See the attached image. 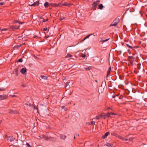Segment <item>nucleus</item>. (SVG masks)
Returning <instances> with one entry per match:
<instances>
[{"label": "nucleus", "mask_w": 147, "mask_h": 147, "mask_svg": "<svg viewBox=\"0 0 147 147\" xmlns=\"http://www.w3.org/2000/svg\"><path fill=\"white\" fill-rule=\"evenodd\" d=\"M33 109H34V110H35V109H36V108H35V107H34H34H33Z\"/></svg>", "instance_id": "49"}, {"label": "nucleus", "mask_w": 147, "mask_h": 147, "mask_svg": "<svg viewBox=\"0 0 147 147\" xmlns=\"http://www.w3.org/2000/svg\"><path fill=\"white\" fill-rule=\"evenodd\" d=\"M4 3H5L4 2H0V5H3V4H4Z\"/></svg>", "instance_id": "36"}, {"label": "nucleus", "mask_w": 147, "mask_h": 147, "mask_svg": "<svg viewBox=\"0 0 147 147\" xmlns=\"http://www.w3.org/2000/svg\"><path fill=\"white\" fill-rule=\"evenodd\" d=\"M115 97V96H113V98H114Z\"/></svg>", "instance_id": "55"}, {"label": "nucleus", "mask_w": 147, "mask_h": 147, "mask_svg": "<svg viewBox=\"0 0 147 147\" xmlns=\"http://www.w3.org/2000/svg\"><path fill=\"white\" fill-rule=\"evenodd\" d=\"M95 81H96V82H97V80H95Z\"/></svg>", "instance_id": "57"}, {"label": "nucleus", "mask_w": 147, "mask_h": 147, "mask_svg": "<svg viewBox=\"0 0 147 147\" xmlns=\"http://www.w3.org/2000/svg\"><path fill=\"white\" fill-rule=\"evenodd\" d=\"M21 86H22L23 87H26V86L24 84H22Z\"/></svg>", "instance_id": "44"}, {"label": "nucleus", "mask_w": 147, "mask_h": 147, "mask_svg": "<svg viewBox=\"0 0 147 147\" xmlns=\"http://www.w3.org/2000/svg\"><path fill=\"white\" fill-rule=\"evenodd\" d=\"M103 115V116H107V117H111V116H110V115H109V113H107L105 115Z\"/></svg>", "instance_id": "28"}, {"label": "nucleus", "mask_w": 147, "mask_h": 147, "mask_svg": "<svg viewBox=\"0 0 147 147\" xmlns=\"http://www.w3.org/2000/svg\"><path fill=\"white\" fill-rule=\"evenodd\" d=\"M44 6L45 7H47L49 6V3L46 2L44 4Z\"/></svg>", "instance_id": "16"}, {"label": "nucleus", "mask_w": 147, "mask_h": 147, "mask_svg": "<svg viewBox=\"0 0 147 147\" xmlns=\"http://www.w3.org/2000/svg\"><path fill=\"white\" fill-rule=\"evenodd\" d=\"M110 108L109 107H107V109H110Z\"/></svg>", "instance_id": "50"}, {"label": "nucleus", "mask_w": 147, "mask_h": 147, "mask_svg": "<svg viewBox=\"0 0 147 147\" xmlns=\"http://www.w3.org/2000/svg\"><path fill=\"white\" fill-rule=\"evenodd\" d=\"M74 138H76L75 137V136H74Z\"/></svg>", "instance_id": "60"}, {"label": "nucleus", "mask_w": 147, "mask_h": 147, "mask_svg": "<svg viewBox=\"0 0 147 147\" xmlns=\"http://www.w3.org/2000/svg\"><path fill=\"white\" fill-rule=\"evenodd\" d=\"M112 115H116V114L114 113H112Z\"/></svg>", "instance_id": "47"}, {"label": "nucleus", "mask_w": 147, "mask_h": 147, "mask_svg": "<svg viewBox=\"0 0 147 147\" xmlns=\"http://www.w3.org/2000/svg\"><path fill=\"white\" fill-rule=\"evenodd\" d=\"M82 57H86V55L85 54H83L82 56Z\"/></svg>", "instance_id": "38"}, {"label": "nucleus", "mask_w": 147, "mask_h": 147, "mask_svg": "<svg viewBox=\"0 0 147 147\" xmlns=\"http://www.w3.org/2000/svg\"><path fill=\"white\" fill-rule=\"evenodd\" d=\"M96 144H97V145H98V143H97Z\"/></svg>", "instance_id": "52"}, {"label": "nucleus", "mask_w": 147, "mask_h": 147, "mask_svg": "<svg viewBox=\"0 0 147 147\" xmlns=\"http://www.w3.org/2000/svg\"><path fill=\"white\" fill-rule=\"evenodd\" d=\"M10 113L12 114H16L18 113V112L16 111H11Z\"/></svg>", "instance_id": "26"}, {"label": "nucleus", "mask_w": 147, "mask_h": 147, "mask_svg": "<svg viewBox=\"0 0 147 147\" xmlns=\"http://www.w3.org/2000/svg\"><path fill=\"white\" fill-rule=\"evenodd\" d=\"M91 124L92 125H94L95 124V122L94 121H91Z\"/></svg>", "instance_id": "32"}, {"label": "nucleus", "mask_w": 147, "mask_h": 147, "mask_svg": "<svg viewBox=\"0 0 147 147\" xmlns=\"http://www.w3.org/2000/svg\"><path fill=\"white\" fill-rule=\"evenodd\" d=\"M120 20L119 18H116L112 23L110 26H115L119 22Z\"/></svg>", "instance_id": "1"}, {"label": "nucleus", "mask_w": 147, "mask_h": 147, "mask_svg": "<svg viewBox=\"0 0 147 147\" xmlns=\"http://www.w3.org/2000/svg\"><path fill=\"white\" fill-rule=\"evenodd\" d=\"M108 113H109V115H110V116H111V115H112V112H110Z\"/></svg>", "instance_id": "45"}, {"label": "nucleus", "mask_w": 147, "mask_h": 147, "mask_svg": "<svg viewBox=\"0 0 147 147\" xmlns=\"http://www.w3.org/2000/svg\"><path fill=\"white\" fill-rule=\"evenodd\" d=\"M100 2V1L99 0H97L96 1V2H97L98 3H99Z\"/></svg>", "instance_id": "48"}, {"label": "nucleus", "mask_w": 147, "mask_h": 147, "mask_svg": "<svg viewBox=\"0 0 147 147\" xmlns=\"http://www.w3.org/2000/svg\"><path fill=\"white\" fill-rule=\"evenodd\" d=\"M133 139V138H129L128 139V138H127V139H126V138H125V141H127V140H129L130 141H131V140H132Z\"/></svg>", "instance_id": "25"}, {"label": "nucleus", "mask_w": 147, "mask_h": 147, "mask_svg": "<svg viewBox=\"0 0 147 147\" xmlns=\"http://www.w3.org/2000/svg\"><path fill=\"white\" fill-rule=\"evenodd\" d=\"M20 72L23 74H24L26 72V69L25 68H22L20 70Z\"/></svg>", "instance_id": "7"}, {"label": "nucleus", "mask_w": 147, "mask_h": 147, "mask_svg": "<svg viewBox=\"0 0 147 147\" xmlns=\"http://www.w3.org/2000/svg\"><path fill=\"white\" fill-rule=\"evenodd\" d=\"M7 30H8V29H7V28H4V29H0L1 31L2 32V33L3 34L4 33V32H3V31H7Z\"/></svg>", "instance_id": "20"}, {"label": "nucleus", "mask_w": 147, "mask_h": 147, "mask_svg": "<svg viewBox=\"0 0 147 147\" xmlns=\"http://www.w3.org/2000/svg\"><path fill=\"white\" fill-rule=\"evenodd\" d=\"M117 136L119 138L121 139L122 140H125V138H124L122 137L121 136H119V135H117Z\"/></svg>", "instance_id": "19"}, {"label": "nucleus", "mask_w": 147, "mask_h": 147, "mask_svg": "<svg viewBox=\"0 0 147 147\" xmlns=\"http://www.w3.org/2000/svg\"><path fill=\"white\" fill-rule=\"evenodd\" d=\"M18 21H16V20H15L14 21V22H13L14 23H18Z\"/></svg>", "instance_id": "40"}, {"label": "nucleus", "mask_w": 147, "mask_h": 147, "mask_svg": "<svg viewBox=\"0 0 147 147\" xmlns=\"http://www.w3.org/2000/svg\"><path fill=\"white\" fill-rule=\"evenodd\" d=\"M22 45V44H20L19 45H16L14 46V48L15 49H18Z\"/></svg>", "instance_id": "10"}, {"label": "nucleus", "mask_w": 147, "mask_h": 147, "mask_svg": "<svg viewBox=\"0 0 147 147\" xmlns=\"http://www.w3.org/2000/svg\"><path fill=\"white\" fill-rule=\"evenodd\" d=\"M101 39V40H99L100 42H105L107 41L109 39V38L106 39L105 40H102V39Z\"/></svg>", "instance_id": "22"}, {"label": "nucleus", "mask_w": 147, "mask_h": 147, "mask_svg": "<svg viewBox=\"0 0 147 147\" xmlns=\"http://www.w3.org/2000/svg\"><path fill=\"white\" fill-rule=\"evenodd\" d=\"M69 82H67L66 83V86L65 87H66L67 86H68V85H69Z\"/></svg>", "instance_id": "39"}, {"label": "nucleus", "mask_w": 147, "mask_h": 147, "mask_svg": "<svg viewBox=\"0 0 147 147\" xmlns=\"http://www.w3.org/2000/svg\"><path fill=\"white\" fill-rule=\"evenodd\" d=\"M102 116H103V115L100 114L98 116H96V119H99L100 118H101Z\"/></svg>", "instance_id": "12"}, {"label": "nucleus", "mask_w": 147, "mask_h": 147, "mask_svg": "<svg viewBox=\"0 0 147 147\" xmlns=\"http://www.w3.org/2000/svg\"><path fill=\"white\" fill-rule=\"evenodd\" d=\"M103 7V5L102 4H100L98 6V8L100 9H102Z\"/></svg>", "instance_id": "23"}, {"label": "nucleus", "mask_w": 147, "mask_h": 147, "mask_svg": "<svg viewBox=\"0 0 147 147\" xmlns=\"http://www.w3.org/2000/svg\"><path fill=\"white\" fill-rule=\"evenodd\" d=\"M26 145L28 147H32L28 143H26Z\"/></svg>", "instance_id": "30"}, {"label": "nucleus", "mask_w": 147, "mask_h": 147, "mask_svg": "<svg viewBox=\"0 0 147 147\" xmlns=\"http://www.w3.org/2000/svg\"><path fill=\"white\" fill-rule=\"evenodd\" d=\"M61 107L65 111H67V109L64 106H62Z\"/></svg>", "instance_id": "27"}, {"label": "nucleus", "mask_w": 147, "mask_h": 147, "mask_svg": "<svg viewBox=\"0 0 147 147\" xmlns=\"http://www.w3.org/2000/svg\"><path fill=\"white\" fill-rule=\"evenodd\" d=\"M25 105H28V104H26H26H25Z\"/></svg>", "instance_id": "54"}, {"label": "nucleus", "mask_w": 147, "mask_h": 147, "mask_svg": "<svg viewBox=\"0 0 147 147\" xmlns=\"http://www.w3.org/2000/svg\"><path fill=\"white\" fill-rule=\"evenodd\" d=\"M7 97V96L4 94L0 95V100H3L6 99Z\"/></svg>", "instance_id": "3"}, {"label": "nucleus", "mask_w": 147, "mask_h": 147, "mask_svg": "<svg viewBox=\"0 0 147 147\" xmlns=\"http://www.w3.org/2000/svg\"><path fill=\"white\" fill-rule=\"evenodd\" d=\"M104 83V82H102V84H103Z\"/></svg>", "instance_id": "59"}, {"label": "nucleus", "mask_w": 147, "mask_h": 147, "mask_svg": "<svg viewBox=\"0 0 147 147\" xmlns=\"http://www.w3.org/2000/svg\"><path fill=\"white\" fill-rule=\"evenodd\" d=\"M1 123V121H0V123Z\"/></svg>", "instance_id": "62"}, {"label": "nucleus", "mask_w": 147, "mask_h": 147, "mask_svg": "<svg viewBox=\"0 0 147 147\" xmlns=\"http://www.w3.org/2000/svg\"><path fill=\"white\" fill-rule=\"evenodd\" d=\"M41 78L44 80H47V76H40Z\"/></svg>", "instance_id": "15"}, {"label": "nucleus", "mask_w": 147, "mask_h": 147, "mask_svg": "<svg viewBox=\"0 0 147 147\" xmlns=\"http://www.w3.org/2000/svg\"><path fill=\"white\" fill-rule=\"evenodd\" d=\"M70 59L71 60H74V59Z\"/></svg>", "instance_id": "53"}, {"label": "nucleus", "mask_w": 147, "mask_h": 147, "mask_svg": "<svg viewBox=\"0 0 147 147\" xmlns=\"http://www.w3.org/2000/svg\"><path fill=\"white\" fill-rule=\"evenodd\" d=\"M126 45L128 47H129V48L130 49H132L133 48V47L129 45V44H126Z\"/></svg>", "instance_id": "29"}, {"label": "nucleus", "mask_w": 147, "mask_h": 147, "mask_svg": "<svg viewBox=\"0 0 147 147\" xmlns=\"http://www.w3.org/2000/svg\"><path fill=\"white\" fill-rule=\"evenodd\" d=\"M22 61H23V60L22 59H20L18 60V62H22Z\"/></svg>", "instance_id": "31"}, {"label": "nucleus", "mask_w": 147, "mask_h": 147, "mask_svg": "<svg viewBox=\"0 0 147 147\" xmlns=\"http://www.w3.org/2000/svg\"><path fill=\"white\" fill-rule=\"evenodd\" d=\"M86 70H88L90 69L88 67L85 68Z\"/></svg>", "instance_id": "41"}, {"label": "nucleus", "mask_w": 147, "mask_h": 147, "mask_svg": "<svg viewBox=\"0 0 147 147\" xmlns=\"http://www.w3.org/2000/svg\"><path fill=\"white\" fill-rule=\"evenodd\" d=\"M65 18L64 17H62L60 19V20L61 21L62 20L65 19Z\"/></svg>", "instance_id": "37"}, {"label": "nucleus", "mask_w": 147, "mask_h": 147, "mask_svg": "<svg viewBox=\"0 0 147 147\" xmlns=\"http://www.w3.org/2000/svg\"><path fill=\"white\" fill-rule=\"evenodd\" d=\"M105 145L107 146L111 147H112L113 146V145L112 144L108 142L106 143Z\"/></svg>", "instance_id": "14"}, {"label": "nucleus", "mask_w": 147, "mask_h": 147, "mask_svg": "<svg viewBox=\"0 0 147 147\" xmlns=\"http://www.w3.org/2000/svg\"><path fill=\"white\" fill-rule=\"evenodd\" d=\"M5 90V89L3 88H0V91H4Z\"/></svg>", "instance_id": "35"}, {"label": "nucleus", "mask_w": 147, "mask_h": 147, "mask_svg": "<svg viewBox=\"0 0 147 147\" xmlns=\"http://www.w3.org/2000/svg\"><path fill=\"white\" fill-rule=\"evenodd\" d=\"M61 3H59L58 4H56L55 3H51V5L52 6L54 7H56L58 6H61Z\"/></svg>", "instance_id": "5"}, {"label": "nucleus", "mask_w": 147, "mask_h": 147, "mask_svg": "<svg viewBox=\"0 0 147 147\" xmlns=\"http://www.w3.org/2000/svg\"><path fill=\"white\" fill-rule=\"evenodd\" d=\"M109 134H110V133L109 132H107L104 135L102 136V139L105 138L107 137Z\"/></svg>", "instance_id": "6"}, {"label": "nucleus", "mask_w": 147, "mask_h": 147, "mask_svg": "<svg viewBox=\"0 0 147 147\" xmlns=\"http://www.w3.org/2000/svg\"><path fill=\"white\" fill-rule=\"evenodd\" d=\"M104 119H105V117H104Z\"/></svg>", "instance_id": "58"}, {"label": "nucleus", "mask_w": 147, "mask_h": 147, "mask_svg": "<svg viewBox=\"0 0 147 147\" xmlns=\"http://www.w3.org/2000/svg\"><path fill=\"white\" fill-rule=\"evenodd\" d=\"M111 134V135H113L112 134Z\"/></svg>", "instance_id": "61"}, {"label": "nucleus", "mask_w": 147, "mask_h": 147, "mask_svg": "<svg viewBox=\"0 0 147 147\" xmlns=\"http://www.w3.org/2000/svg\"><path fill=\"white\" fill-rule=\"evenodd\" d=\"M46 140H48V138H47V139H46Z\"/></svg>", "instance_id": "56"}, {"label": "nucleus", "mask_w": 147, "mask_h": 147, "mask_svg": "<svg viewBox=\"0 0 147 147\" xmlns=\"http://www.w3.org/2000/svg\"><path fill=\"white\" fill-rule=\"evenodd\" d=\"M129 58L131 59V61H134L135 58L133 56H129Z\"/></svg>", "instance_id": "18"}, {"label": "nucleus", "mask_w": 147, "mask_h": 147, "mask_svg": "<svg viewBox=\"0 0 147 147\" xmlns=\"http://www.w3.org/2000/svg\"><path fill=\"white\" fill-rule=\"evenodd\" d=\"M18 23H19L20 24H22V22H19V21H18Z\"/></svg>", "instance_id": "46"}, {"label": "nucleus", "mask_w": 147, "mask_h": 147, "mask_svg": "<svg viewBox=\"0 0 147 147\" xmlns=\"http://www.w3.org/2000/svg\"><path fill=\"white\" fill-rule=\"evenodd\" d=\"M92 34H92L93 35V36H95L96 35V33H93V34Z\"/></svg>", "instance_id": "43"}, {"label": "nucleus", "mask_w": 147, "mask_h": 147, "mask_svg": "<svg viewBox=\"0 0 147 147\" xmlns=\"http://www.w3.org/2000/svg\"><path fill=\"white\" fill-rule=\"evenodd\" d=\"M5 138L8 141H10L11 142L14 140L15 139V138L13 136H9L7 135L5 136Z\"/></svg>", "instance_id": "2"}, {"label": "nucleus", "mask_w": 147, "mask_h": 147, "mask_svg": "<svg viewBox=\"0 0 147 147\" xmlns=\"http://www.w3.org/2000/svg\"><path fill=\"white\" fill-rule=\"evenodd\" d=\"M48 19H47L46 20H45V19H43V20L42 22H46L47 21H48Z\"/></svg>", "instance_id": "33"}, {"label": "nucleus", "mask_w": 147, "mask_h": 147, "mask_svg": "<svg viewBox=\"0 0 147 147\" xmlns=\"http://www.w3.org/2000/svg\"><path fill=\"white\" fill-rule=\"evenodd\" d=\"M104 83H105V84H106V81H105V80H104Z\"/></svg>", "instance_id": "51"}, {"label": "nucleus", "mask_w": 147, "mask_h": 147, "mask_svg": "<svg viewBox=\"0 0 147 147\" xmlns=\"http://www.w3.org/2000/svg\"><path fill=\"white\" fill-rule=\"evenodd\" d=\"M92 35V34H90L89 35H88L86 36L85 37L84 39L83 40H82V42H83L86 39H87V38H88L90 36Z\"/></svg>", "instance_id": "11"}, {"label": "nucleus", "mask_w": 147, "mask_h": 147, "mask_svg": "<svg viewBox=\"0 0 147 147\" xmlns=\"http://www.w3.org/2000/svg\"><path fill=\"white\" fill-rule=\"evenodd\" d=\"M72 57V55L69 54H67V55H66L65 56L66 58H68V57Z\"/></svg>", "instance_id": "24"}, {"label": "nucleus", "mask_w": 147, "mask_h": 147, "mask_svg": "<svg viewBox=\"0 0 147 147\" xmlns=\"http://www.w3.org/2000/svg\"><path fill=\"white\" fill-rule=\"evenodd\" d=\"M9 96H11L12 97H14L16 96V95H12L10 94V95H9Z\"/></svg>", "instance_id": "34"}, {"label": "nucleus", "mask_w": 147, "mask_h": 147, "mask_svg": "<svg viewBox=\"0 0 147 147\" xmlns=\"http://www.w3.org/2000/svg\"><path fill=\"white\" fill-rule=\"evenodd\" d=\"M47 30V28H44L43 29V30L44 31H46Z\"/></svg>", "instance_id": "42"}, {"label": "nucleus", "mask_w": 147, "mask_h": 147, "mask_svg": "<svg viewBox=\"0 0 147 147\" xmlns=\"http://www.w3.org/2000/svg\"><path fill=\"white\" fill-rule=\"evenodd\" d=\"M71 5V4H70L69 3H68L66 2H65L64 3H63L62 4V5L63 6H69Z\"/></svg>", "instance_id": "13"}, {"label": "nucleus", "mask_w": 147, "mask_h": 147, "mask_svg": "<svg viewBox=\"0 0 147 147\" xmlns=\"http://www.w3.org/2000/svg\"><path fill=\"white\" fill-rule=\"evenodd\" d=\"M111 68L110 67H109L108 69V70L107 71V78L108 76H109L110 75V73L111 71Z\"/></svg>", "instance_id": "9"}, {"label": "nucleus", "mask_w": 147, "mask_h": 147, "mask_svg": "<svg viewBox=\"0 0 147 147\" xmlns=\"http://www.w3.org/2000/svg\"><path fill=\"white\" fill-rule=\"evenodd\" d=\"M98 4V3H97L96 2L94 1L93 2L92 5L94 7H96L97 5Z\"/></svg>", "instance_id": "21"}, {"label": "nucleus", "mask_w": 147, "mask_h": 147, "mask_svg": "<svg viewBox=\"0 0 147 147\" xmlns=\"http://www.w3.org/2000/svg\"><path fill=\"white\" fill-rule=\"evenodd\" d=\"M20 26H10V28L11 29H18L19 28Z\"/></svg>", "instance_id": "8"}, {"label": "nucleus", "mask_w": 147, "mask_h": 147, "mask_svg": "<svg viewBox=\"0 0 147 147\" xmlns=\"http://www.w3.org/2000/svg\"><path fill=\"white\" fill-rule=\"evenodd\" d=\"M60 138L61 139H65L66 138V136L64 135H61L60 136Z\"/></svg>", "instance_id": "17"}, {"label": "nucleus", "mask_w": 147, "mask_h": 147, "mask_svg": "<svg viewBox=\"0 0 147 147\" xmlns=\"http://www.w3.org/2000/svg\"><path fill=\"white\" fill-rule=\"evenodd\" d=\"M39 4V2L38 1H37L34 2L33 4H29V5L30 6H38Z\"/></svg>", "instance_id": "4"}]
</instances>
